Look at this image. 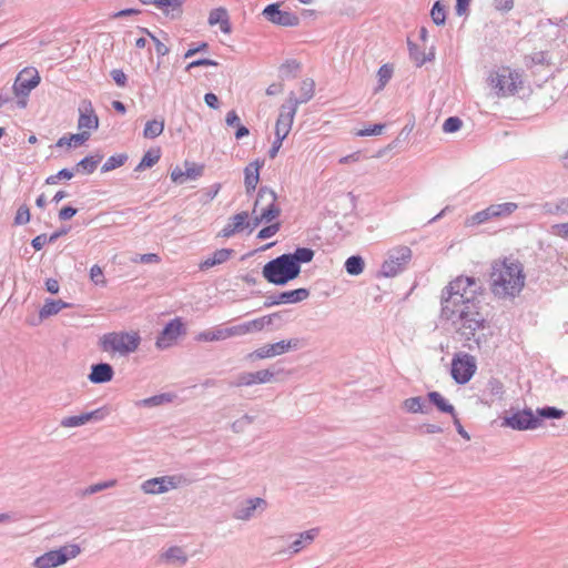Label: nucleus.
Listing matches in <instances>:
<instances>
[{
    "instance_id": "obj_1",
    "label": "nucleus",
    "mask_w": 568,
    "mask_h": 568,
    "mask_svg": "<svg viewBox=\"0 0 568 568\" xmlns=\"http://www.w3.org/2000/svg\"><path fill=\"white\" fill-rule=\"evenodd\" d=\"M442 305L443 314L447 318L458 314V333L466 339L473 338L483 328L485 320L474 301L466 297L465 286H446L442 293Z\"/></svg>"
},
{
    "instance_id": "obj_2",
    "label": "nucleus",
    "mask_w": 568,
    "mask_h": 568,
    "mask_svg": "<svg viewBox=\"0 0 568 568\" xmlns=\"http://www.w3.org/2000/svg\"><path fill=\"white\" fill-rule=\"evenodd\" d=\"M276 314L262 316L245 323H241L234 326H215L210 329L200 332L195 336L197 342H219L225 341L235 336H243L250 333L261 332L265 326L271 325Z\"/></svg>"
},
{
    "instance_id": "obj_3",
    "label": "nucleus",
    "mask_w": 568,
    "mask_h": 568,
    "mask_svg": "<svg viewBox=\"0 0 568 568\" xmlns=\"http://www.w3.org/2000/svg\"><path fill=\"white\" fill-rule=\"evenodd\" d=\"M141 341L138 331H114L100 336L98 346L101 352L109 354L111 357L115 355L126 357L139 349Z\"/></svg>"
},
{
    "instance_id": "obj_4",
    "label": "nucleus",
    "mask_w": 568,
    "mask_h": 568,
    "mask_svg": "<svg viewBox=\"0 0 568 568\" xmlns=\"http://www.w3.org/2000/svg\"><path fill=\"white\" fill-rule=\"evenodd\" d=\"M490 284H525L524 264L514 255L496 258L490 264Z\"/></svg>"
},
{
    "instance_id": "obj_5",
    "label": "nucleus",
    "mask_w": 568,
    "mask_h": 568,
    "mask_svg": "<svg viewBox=\"0 0 568 568\" xmlns=\"http://www.w3.org/2000/svg\"><path fill=\"white\" fill-rule=\"evenodd\" d=\"M298 274L300 271L296 268V262L287 254H282L271 260L263 267V276L271 284H287L295 280Z\"/></svg>"
},
{
    "instance_id": "obj_6",
    "label": "nucleus",
    "mask_w": 568,
    "mask_h": 568,
    "mask_svg": "<svg viewBox=\"0 0 568 568\" xmlns=\"http://www.w3.org/2000/svg\"><path fill=\"white\" fill-rule=\"evenodd\" d=\"M81 552V548L77 544L64 545L58 549L49 550L37 557L33 568H57L63 566L70 559L77 558Z\"/></svg>"
},
{
    "instance_id": "obj_7",
    "label": "nucleus",
    "mask_w": 568,
    "mask_h": 568,
    "mask_svg": "<svg viewBox=\"0 0 568 568\" xmlns=\"http://www.w3.org/2000/svg\"><path fill=\"white\" fill-rule=\"evenodd\" d=\"M305 346L303 338L294 337L282 339L273 344H265L246 355V359L254 362L256 359L272 358L283 355L291 351H297Z\"/></svg>"
},
{
    "instance_id": "obj_8",
    "label": "nucleus",
    "mask_w": 568,
    "mask_h": 568,
    "mask_svg": "<svg viewBox=\"0 0 568 568\" xmlns=\"http://www.w3.org/2000/svg\"><path fill=\"white\" fill-rule=\"evenodd\" d=\"M490 85L497 90L498 97L514 95L523 84L521 75L509 68L489 75Z\"/></svg>"
},
{
    "instance_id": "obj_9",
    "label": "nucleus",
    "mask_w": 568,
    "mask_h": 568,
    "mask_svg": "<svg viewBox=\"0 0 568 568\" xmlns=\"http://www.w3.org/2000/svg\"><path fill=\"white\" fill-rule=\"evenodd\" d=\"M412 260V250L408 246H397L388 252L387 258L381 266L377 275L394 277L402 273Z\"/></svg>"
},
{
    "instance_id": "obj_10",
    "label": "nucleus",
    "mask_w": 568,
    "mask_h": 568,
    "mask_svg": "<svg viewBox=\"0 0 568 568\" xmlns=\"http://www.w3.org/2000/svg\"><path fill=\"white\" fill-rule=\"evenodd\" d=\"M262 204L265 205L261 209L262 219H265V223H272L281 215L282 210L277 204V194L273 189L266 185H262L257 190L253 213H255L257 207Z\"/></svg>"
},
{
    "instance_id": "obj_11",
    "label": "nucleus",
    "mask_w": 568,
    "mask_h": 568,
    "mask_svg": "<svg viewBox=\"0 0 568 568\" xmlns=\"http://www.w3.org/2000/svg\"><path fill=\"white\" fill-rule=\"evenodd\" d=\"M280 374H288L284 368H278L276 371L266 368L260 369L256 372H241L237 374L233 382H231V386L233 387H250L257 384H267L276 382V376Z\"/></svg>"
},
{
    "instance_id": "obj_12",
    "label": "nucleus",
    "mask_w": 568,
    "mask_h": 568,
    "mask_svg": "<svg viewBox=\"0 0 568 568\" xmlns=\"http://www.w3.org/2000/svg\"><path fill=\"white\" fill-rule=\"evenodd\" d=\"M541 425V419L532 414L531 409L518 410L503 418L501 426L516 430L536 429Z\"/></svg>"
},
{
    "instance_id": "obj_13",
    "label": "nucleus",
    "mask_w": 568,
    "mask_h": 568,
    "mask_svg": "<svg viewBox=\"0 0 568 568\" xmlns=\"http://www.w3.org/2000/svg\"><path fill=\"white\" fill-rule=\"evenodd\" d=\"M267 501L261 497H251L239 503L233 511V518L240 521H248L256 515L265 511Z\"/></svg>"
},
{
    "instance_id": "obj_14",
    "label": "nucleus",
    "mask_w": 568,
    "mask_h": 568,
    "mask_svg": "<svg viewBox=\"0 0 568 568\" xmlns=\"http://www.w3.org/2000/svg\"><path fill=\"white\" fill-rule=\"evenodd\" d=\"M476 372V362L471 355L464 354L453 359L452 376L458 384H466Z\"/></svg>"
},
{
    "instance_id": "obj_15",
    "label": "nucleus",
    "mask_w": 568,
    "mask_h": 568,
    "mask_svg": "<svg viewBox=\"0 0 568 568\" xmlns=\"http://www.w3.org/2000/svg\"><path fill=\"white\" fill-rule=\"evenodd\" d=\"M262 14L267 21L282 27H295L300 23V19L295 13L281 10L278 3L266 6Z\"/></svg>"
},
{
    "instance_id": "obj_16",
    "label": "nucleus",
    "mask_w": 568,
    "mask_h": 568,
    "mask_svg": "<svg viewBox=\"0 0 568 568\" xmlns=\"http://www.w3.org/2000/svg\"><path fill=\"white\" fill-rule=\"evenodd\" d=\"M183 334V323L181 318L170 321L159 334L155 346L159 349H166L175 344L179 336Z\"/></svg>"
},
{
    "instance_id": "obj_17",
    "label": "nucleus",
    "mask_w": 568,
    "mask_h": 568,
    "mask_svg": "<svg viewBox=\"0 0 568 568\" xmlns=\"http://www.w3.org/2000/svg\"><path fill=\"white\" fill-rule=\"evenodd\" d=\"M297 108L296 102L293 101L292 103L285 101L280 108V114L276 120L275 124V134H280L286 138L291 131L294 116L296 114Z\"/></svg>"
},
{
    "instance_id": "obj_18",
    "label": "nucleus",
    "mask_w": 568,
    "mask_h": 568,
    "mask_svg": "<svg viewBox=\"0 0 568 568\" xmlns=\"http://www.w3.org/2000/svg\"><path fill=\"white\" fill-rule=\"evenodd\" d=\"M179 480L174 476H163L148 479L142 483L141 489L144 494L159 495L176 488Z\"/></svg>"
},
{
    "instance_id": "obj_19",
    "label": "nucleus",
    "mask_w": 568,
    "mask_h": 568,
    "mask_svg": "<svg viewBox=\"0 0 568 568\" xmlns=\"http://www.w3.org/2000/svg\"><path fill=\"white\" fill-rule=\"evenodd\" d=\"M78 128L80 130H97L99 128V118L90 100H82L80 103Z\"/></svg>"
},
{
    "instance_id": "obj_20",
    "label": "nucleus",
    "mask_w": 568,
    "mask_h": 568,
    "mask_svg": "<svg viewBox=\"0 0 568 568\" xmlns=\"http://www.w3.org/2000/svg\"><path fill=\"white\" fill-rule=\"evenodd\" d=\"M264 160H255L244 169V185L247 195H252L260 182V170L264 166Z\"/></svg>"
},
{
    "instance_id": "obj_21",
    "label": "nucleus",
    "mask_w": 568,
    "mask_h": 568,
    "mask_svg": "<svg viewBox=\"0 0 568 568\" xmlns=\"http://www.w3.org/2000/svg\"><path fill=\"white\" fill-rule=\"evenodd\" d=\"M248 212L243 211L236 213L235 215L229 219L226 225L220 231V236L222 237H231L235 233H240L243 230L247 229L248 225Z\"/></svg>"
},
{
    "instance_id": "obj_22",
    "label": "nucleus",
    "mask_w": 568,
    "mask_h": 568,
    "mask_svg": "<svg viewBox=\"0 0 568 568\" xmlns=\"http://www.w3.org/2000/svg\"><path fill=\"white\" fill-rule=\"evenodd\" d=\"M103 417L104 414L102 408H99L89 413H83L81 415L63 417L60 422V426L64 428L80 427L93 419L100 420Z\"/></svg>"
},
{
    "instance_id": "obj_23",
    "label": "nucleus",
    "mask_w": 568,
    "mask_h": 568,
    "mask_svg": "<svg viewBox=\"0 0 568 568\" xmlns=\"http://www.w3.org/2000/svg\"><path fill=\"white\" fill-rule=\"evenodd\" d=\"M308 295H310L308 291L304 287H301V288H297L294 291L281 293L278 295L277 300H272V297H267V300L265 301L264 304L266 306L276 305V304H292V303H297V302H301V301L307 298Z\"/></svg>"
},
{
    "instance_id": "obj_24",
    "label": "nucleus",
    "mask_w": 568,
    "mask_h": 568,
    "mask_svg": "<svg viewBox=\"0 0 568 568\" xmlns=\"http://www.w3.org/2000/svg\"><path fill=\"white\" fill-rule=\"evenodd\" d=\"M308 295H310L308 291L304 287H301V288H297L294 291L281 293L278 295L277 300H272V297H267V300L265 301L264 304L266 306L276 305V304H292V303H297V302H301V301L307 298Z\"/></svg>"
},
{
    "instance_id": "obj_25",
    "label": "nucleus",
    "mask_w": 568,
    "mask_h": 568,
    "mask_svg": "<svg viewBox=\"0 0 568 568\" xmlns=\"http://www.w3.org/2000/svg\"><path fill=\"white\" fill-rule=\"evenodd\" d=\"M114 371L110 364L99 363L91 366L88 378L93 384H104L112 381Z\"/></svg>"
},
{
    "instance_id": "obj_26",
    "label": "nucleus",
    "mask_w": 568,
    "mask_h": 568,
    "mask_svg": "<svg viewBox=\"0 0 568 568\" xmlns=\"http://www.w3.org/2000/svg\"><path fill=\"white\" fill-rule=\"evenodd\" d=\"M24 73L27 70H23L16 79L13 84V90L16 95H28L31 90H33L40 83V77L36 71L34 74L27 79L24 78Z\"/></svg>"
},
{
    "instance_id": "obj_27",
    "label": "nucleus",
    "mask_w": 568,
    "mask_h": 568,
    "mask_svg": "<svg viewBox=\"0 0 568 568\" xmlns=\"http://www.w3.org/2000/svg\"><path fill=\"white\" fill-rule=\"evenodd\" d=\"M207 22L210 26L219 24L220 30L223 33H231V31H232L229 12L223 7H219V8L211 10V12L209 14Z\"/></svg>"
},
{
    "instance_id": "obj_28",
    "label": "nucleus",
    "mask_w": 568,
    "mask_h": 568,
    "mask_svg": "<svg viewBox=\"0 0 568 568\" xmlns=\"http://www.w3.org/2000/svg\"><path fill=\"white\" fill-rule=\"evenodd\" d=\"M301 97L296 98L294 92H291L287 102L292 103L293 101L296 102V108H298L300 104L308 102L313 97L315 92V82L312 79H305L301 83Z\"/></svg>"
},
{
    "instance_id": "obj_29",
    "label": "nucleus",
    "mask_w": 568,
    "mask_h": 568,
    "mask_svg": "<svg viewBox=\"0 0 568 568\" xmlns=\"http://www.w3.org/2000/svg\"><path fill=\"white\" fill-rule=\"evenodd\" d=\"M318 535V528H312L297 535L296 539L290 545L291 554H298L306 546L311 545Z\"/></svg>"
},
{
    "instance_id": "obj_30",
    "label": "nucleus",
    "mask_w": 568,
    "mask_h": 568,
    "mask_svg": "<svg viewBox=\"0 0 568 568\" xmlns=\"http://www.w3.org/2000/svg\"><path fill=\"white\" fill-rule=\"evenodd\" d=\"M161 559L168 564L182 567L187 562L189 557L181 547L172 546L161 555Z\"/></svg>"
},
{
    "instance_id": "obj_31",
    "label": "nucleus",
    "mask_w": 568,
    "mask_h": 568,
    "mask_svg": "<svg viewBox=\"0 0 568 568\" xmlns=\"http://www.w3.org/2000/svg\"><path fill=\"white\" fill-rule=\"evenodd\" d=\"M402 409L409 414H428L429 406L420 396L409 397L402 402Z\"/></svg>"
},
{
    "instance_id": "obj_32",
    "label": "nucleus",
    "mask_w": 568,
    "mask_h": 568,
    "mask_svg": "<svg viewBox=\"0 0 568 568\" xmlns=\"http://www.w3.org/2000/svg\"><path fill=\"white\" fill-rule=\"evenodd\" d=\"M74 304L62 300L47 298L43 306L40 308L42 317L48 320L51 316L57 315L61 310L72 307Z\"/></svg>"
},
{
    "instance_id": "obj_33",
    "label": "nucleus",
    "mask_w": 568,
    "mask_h": 568,
    "mask_svg": "<svg viewBox=\"0 0 568 568\" xmlns=\"http://www.w3.org/2000/svg\"><path fill=\"white\" fill-rule=\"evenodd\" d=\"M102 159L103 154L100 152H97L94 155H88L75 164L73 171L74 173L82 171L85 174H92Z\"/></svg>"
},
{
    "instance_id": "obj_34",
    "label": "nucleus",
    "mask_w": 568,
    "mask_h": 568,
    "mask_svg": "<svg viewBox=\"0 0 568 568\" xmlns=\"http://www.w3.org/2000/svg\"><path fill=\"white\" fill-rule=\"evenodd\" d=\"M504 394V385L503 383L491 377L486 383L485 389H484V396L486 397V403H493L496 399H500Z\"/></svg>"
},
{
    "instance_id": "obj_35",
    "label": "nucleus",
    "mask_w": 568,
    "mask_h": 568,
    "mask_svg": "<svg viewBox=\"0 0 568 568\" xmlns=\"http://www.w3.org/2000/svg\"><path fill=\"white\" fill-rule=\"evenodd\" d=\"M234 253L232 248H220L216 250L211 256L201 262V270H207L214 265L222 264L226 262L231 255Z\"/></svg>"
},
{
    "instance_id": "obj_36",
    "label": "nucleus",
    "mask_w": 568,
    "mask_h": 568,
    "mask_svg": "<svg viewBox=\"0 0 568 568\" xmlns=\"http://www.w3.org/2000/svg\"><path fill=\"white\" fill-rule=\"evenodd\" d=\"M427 398L429 403L434 404L439 412L449 414L452 417H455V407L449 404L440 393L435 390L429 392L427 394Z\"/></svg>"
},
{
    "instance_id": "obj_37",
    "label": "nucleus",
    "mask_w": 568,
    "mask_h": 568,
    "mask_svg": "<svg viewBox=\"0 0 568 568\" xmlns=\"http://www.w3.org/2000/svg\"><path fill=\"white\" fill-rule=\"evenodd\" d=\"M89 138H90V132H88V131H83V132L77 133V134L63 135L57 141L55 145L58 148L78 146V145L83 144L87 140H89Z\"/></svg>"
},
{
    "instance_id": "obj_38",
    "label": "nucleus",
    "mask_w": 568,
    "mask_h": 568,
    "mask_svg": "<svg viewBox=\"0 0 568 568\" xmlns=\"http://www.w3.org/2000/svg\"><path fill=\"white\" fill-rule=\"evenodd\" d=\"M161 158V150L158 149H150L144 153L139 164L135 166L134 171L140 172L148 168H152L155 165Z\"/></svg>"
},
{
    "instance_id": "obj_39",
    "label": "nucleus",
    "mask_w": 568,
    "mask_h": 568,
    "mask_svg": "<svg viewBox=\"0 0 568 568\" xmlns=\"http://www.w3.org/2000/svg\"><path fill=\"white\" fill-rule=\"evenodd\" d=\"M407 47L410 59L415 62L416 67H422L427 61L432 60L434 58L433 54L426 55L423 50L419 49V47L413 42L409 38L407 39Z\"/></svg>"
},
{
    "instance_id": "obj_40",
    "label": "nucleus",
    "mask_w": 568,
    "mask_h": 568,
    "mask_svg": "<svg viewBox=\"0 0 568 568\" xmlns=\"http://www.w3.org/2000/svg\"><path fill=\"white\" fill-rule=\"evenodd\" d=\"M493 219H496V217L493 213L491 206L489 205L486 209H484L479 212H476L471 216L467 217L465 224L467 226H474V225L484 224Z\"/></svg>"
},
{
    "instance_id": "obj_41",
    "label": "nucleus",
    "mask_w": 568,
    "mask_h": 568,
    "mask_svg": "<svg viewBox=\"0 0 568 568\" xmlns=\"http://www.w3.org/2000/svg\"><path fill=\"white\" fill-rule=\"evenodd\" d=\"M173 395L170 393H163L159 395H154L144 399H141L136 403V406L143 407H156L163 404L171 403L173 400Z\"/></svg>"
},
{
    "instance_id": "obj_42",
    "label": "nucleus",
    "mask_w": 568,
    "mask_h": 568,
    "mask_svg": "<svg viewBox=\"0 0 568 568\" xmlns=\"http://www.w3.org/2000/svg\"><path fill=\"white\" fill-rule=\"evenodd\" d=\"M286 254L296 262V268L301 272V264L311 262L315 253L310 247H297L294 253Z\"/></svg>"
},
{
    "instance_id": "obj_43",
    "label": "nucleus",
    "mask_w": 568,
    "mask_h": 568,
    "mask_svg": "<svg viewBox=\"0 0 568 568\" xmlns=\"http://www.w3.org/2000/svg\"><path fill=\"white\" fill-rule=\"evenodd\" d=\"M164 131V120H151L145 123L143 136L145 139H155Z\"/></svg>"
},
{
    "instance_id": "obj_44",
    "label": "nucleus",
    "mask_w": 568,
    "mask_h": 568,
    "mask_svg": "<svg viewBox=\"0 0 568 568\" xmlns=\"http://www.w3.org/2000/svg\"><path fill=\"white\" fill-rule=\"evenodd\" d=\"M364 266L365 262L361 255L349 256L344 264V267L349 275L361 274L364 270Z\"/></svg>"
},
{
    "instance_id": "obj_45",
    "label": "nucleus",
    "mask_w": 568,
    "mask_h": 568,
    "mask_svg": "<svg viewBox=\"0 0 568 568\" xmlns=\"http://www.w3.org/2000/svg\"><path fill=\"white\" fill-rule=\"evenodd\" d=\"M129 156L126 153H119L110 156L102 165L101 172L106 173L109 171L115 170L122 165H124L128 161Z\"/></svg>"
},
{
    "instance_id": "obj_46",
    "label": "nucleus",
    "mask_w": 568,
    "mask_h": 568,
    "mask_svg": "<svg viewBox=\"0 0 568 568\" xmlns=\"http://www.w3.org/2000/svg\"><path fill=\"white\" fill-rule=\"evenodd\" d=\"M490 206L496 219L507 217L518 209V204L514 202L490 204Z\"/></svg>"
},
{
    "instance_id": "obj_47",
    "label": "nucleus",
    "mask_w": 568,
    "mask_h": 568,
    "mask_svg": "<svg viewBox=\"0 0 568 568\" xmlns=\"http://www.w3.org/2000/svg\"><path fill=\"white\" fill-rule=\"evenodd\" d=\"M432 21L436 26H444L446 22V7L440 0L435 1L430 10Z\"/></svg>"
},
{
    "instance_id": "obj_48",
    "label": "nucleus",
    "mask_w": 568,
    "mask_h": 568,
    "mask_svg": "<svg viewBox=\"0 0 568 568\" xmlns=\"http://www.w3.org/2000/svg\"><path fill=\"white\" fill-rule=\"evenodd\" d=\"M393 67L388 63L383 64L377 71L378 85L375 89V92H378L385 88V85L389 82L393 75Z\"/></svg>"
},
{
    "instance_id": "obj_49",
    "label": "nucleus",
    "mask_w": 568,
    "mask_h": 568,
    "mask_svg": "<svg viewBox=\"0 0 568 568\" xmlns=\"http://www.w3.org/2000/svg\"><path fill=\"white\" fill-rule=\"evenodd\" d=\"M301 69V63L297 62L295 59L286 60L283 64L280 67V72L283 77H293L295 78L297 72Z\"/></svg>"
},
{
    "instance_id": "obj_50",
    "label": "nucleus",
    "mask_w": 568,
    "mask_h": 568,
    "mask_svg": "<svg viewBox=\"0 0 568 568\" xmlns=\"http://www.w3.org/2000/svg\"><path fill=\"white\" fill-rule=\"evenodd\" d=\"M254 416H251V415H243L241 416L240 418H237L236 420H234L231 425V428L232 430L235 433V434H241L243 433L251 424H253L254 422Z\"/></svg>"
},
{
    "instance_id": "obj_51",
    "label": "nucleus",
    "mask_w": 568,
    "mask_h": 568,
    "mask_svg": "<svg viewBox=\"0 0 568 568\" xmlns=\"http://www.w3.org/2000/svg\"><path fill=\"white\" fill-rule=\"evenodd\" d=\"M186 170L184 171V179L186 180H196L203 175L204 165H199L195 163H190L185 161Z\"/></svg>"
},
{
    "instance_id": "obj_52",
    "label": "nucleus",
    "mask_w": 568,
    "mask_h": 568,
    "mask_svg": "<svg viewBox=\"0 0 568 568\" xmlns=\"http://www.w3.org/2000/svg\"><path fill=\"white\" fill-rule=\"evenodd\" d=\"M115 485H116V479H111V480H106V481H102V483H97V484L90 485L89 487H87L83 490V496H89V495L97 494V493L102 491L104 489L114 487Z\"/></svg>"
},
{
    "instance_id": "obj_53",
    "label": "nucleus",
    "mask_w": 568,
    "mask_h": 568,
    "mask_svg": "<svg viewBox=\"0 0 568 568\" xmlns=\"http://www.w3.org/2000/svg\"><path fill=\"white\" fill-rule=\"evenodd\" d=\"M74 176V171L73 169L70 170V169H62L60 170L57 174H53V175H50L45 179V184H49V185H53V184H57L60 180H70Z\"/></svg>"
},
{
    "instance_id": "obj_54",
    "label": "nucleus",
    "mask_w": 568,
    "mask_h": 568,
    "mask_svg": "<svg viewBox=\"0 0 568 568\" xmlns=\"http://www.w3.org/2000/svg\"><path fill=\"white\" fill-rule=\"evenodd\" d=\"M30 209L27 204H22L18 207L13 224L14 225H24L30 221Z\"/></svg>"
},
{
    "instance_id": "obj_55",
    "label": "nucleus",
    "mask_w": 568,
    "mask_h": 568,
    "mask_svg": "<svg viewBox=\"0 0 568 568\" xmlns=\"http://www.w3.org/2000/svg\"><path fill=\"white\" fill-rule=\"evenodd\" d=\"M463 125V121L458 116H449L443 124V131L446 133L457 132Z\"/></svg>"
},
{
    "instance_id": "obj_56",
    "label": "nucleus",
    "mask_w": 568,
    "mask_h": 568,
    "mask_svg": "<svg viewBox=\"0 0 568 568\" xmlns=\"http://www.w3.org/2000/svg\"><path fill=\"white\" fill-rule=\"evenodd\" d=\"M280 229H281V223L280 222L268 224L267 226H265V227H263L262 230L258 231L256 237L258 240L270 239L273 235H275L280 231Z\"/></svg>"
},
{
    "instance_id": "obj_57",
    "label": "nucleus",
    "mask_w": 568,
    "mask_h": 568,
    "mask_svg": "<svg viewBox=\"0 0 568 568\" xmlns=\"http://www.w3.org/2000/svg\"><path fill=\"white\" fill-rule=\"evenodd\" d=\"M539 418H561L565 415V412L558 409L556 407H544L537 410Z\"/></svg>"
},
{
    "instance_id": "obj_58",
    "label": "nucleus",
    "mask_w": 568,
    "mask_h": 568,
    "mask_svg": "<svg viewBox=\"0 0 568 568\" xmlns=\"http://www.w3.org/2000/svg\"><path fill=\"white\" fill-rule=\"evenodd\" d=\"M494 287V294L503 297L506 295L516 296L520 293V290L523 286H493Z\"/></svg>"
},
{
    "instance_id": "obj_59",
    "label": "nucleus",
    "mask_w": 568,
    "mask_h": 568,
    "mask_svg": "<svg viewBox=\"0 0 568 568\" xmlns=\"http://www.w3.org/2000/svg\"><path fill=\"white\" fill-rule=\"evenodd\" d=\"M217 65H219V62L215 61V60L207 59V58H201V59H196V60L190 62L185 67V70L190 71V70H192L194 68H197V67H217Z\"/></svg>"
},
{
    "instance_id": "obj_60",
    "label": "nucleus",
    "mask_w": 568,
    "mask_h": 568,
    "mask_svg": "<svg viewBox=\"0 0 568 568\" xmlns=\"http://www.w3.org/2000/svg\"><path fill=\"white\" fill-rule=\"evenodd\" d=\"M385 129V124H374L366 129L361 130L357 135L359 136H371V135H379L383 133Z\"/></svg>"
},
{
    "instance_id": "obj_61",
    "label": "nucleus",
    "mask_w": 568,
    "mask_h": 568,
    "mask_svg": "<svg viewBox=\"0 0 568 568\" xmlns=\"http://www.w3.org/2000/svg\"><path fill=\"white\" fill-rule=\"evenodd\" d=\"M418 432L424 435H433L443 433V428L436 424L425 423L418 426Z\"/></svg>"
},
{
    "instance_id": "obj_62",
    "label": "nucleus",
    "mask_w": 568,
    "mask_h": 568,
    "mask_svg": "<svg viewBox=\"0 0 568 568\" xmlns=\"http://www.w3.org/2000/svg\"><path fill=\"white\" fill-rule=\"evenodd\" d=\"M148 37L154 42L158 55L164 57L170 52L169 47L161 42L152 32H148Z\"/></svg>"
},
{
    "instance_id": "obj_63",
    "label": "nucleus",
    "mask_w": 568,
    "mask_h": 568,
    "mask_svg": "<svg viewBox=\"0 0 568 568\" xmlns=\"http://www.w3.org/2000/svg\"><path fill=\"white\" fill-rule=\"evenodd\" d=\"M207 49H209L207 42L192 43L191 47L189 48V50L184 53V58L185 59L191 58L199 52L206 51Z\"/></svg>"
},
{
    "instance_id": "obj_64",
    "label": "nucleus",
    "mask_w": 568,
    "mask_h": 568,
    "mask_svg": "<svg viewBox=\"0 0 568 568\" xmlns=\"http://www.w3.org/2000/svg\"><path fill=\"white\" fill-rule=\"evenodd\" d=\"M110 75H111L112 80L116 83V85H119V87L126 85L128 78L121 69H113L110 72Z\"/></svg>"
}]
</instances>
